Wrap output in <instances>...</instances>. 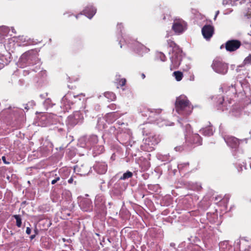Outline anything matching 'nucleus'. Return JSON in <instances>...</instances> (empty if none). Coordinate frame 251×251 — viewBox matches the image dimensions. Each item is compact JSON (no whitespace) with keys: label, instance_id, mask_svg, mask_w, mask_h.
<instances>
[{"label":"nucleus","instance_id":"nucleus-1","mask_svg":"<svg viewBox=\"0 0 251 251\" xmlns=\"http://www.w3.org/2000/svg\"><path fill=\"white\" fill-rule=\"evenodd\" d=\"M177 113L184 116L189 115L192 112L193 107L187 98L183 96L177 97L175 102Z\"/></svg>","mask_w":251,"mask_h":251},{"label":"nucleus","instance_id":"nucleus-2","mask_svg":"<svg viewBox=\"0 0 251 251\" xmlns=\"http://www.w3.org/2000/svg\"><path fill=\"white\" fill-rule=\"evenodd\" d=\"M143 134L148 137L143 139V144L141 146V149L144 151L151 152L154 150V147L160 142L159 135L148 133L145 128H143Z\"/></svg>","mask_w":251,"mask_h":251},{"label":"nucleus","instance_id":"nucleus-3","mask_svg":"<svg viewBox=\"0 0 251 251\" xmlns=\"http://www.w3.org/2000/svg\"><path fill=\"white\" fill-rule=\"evenodd\" d=\"M211 67L216 73L222 75L226 74L228 70L227 64L219 58H216L213 60Z\"/></svg>","mask_w":251,"mask_h":251},{"label":"nucleus","instance_id":"nucleus-4","mask_svg":"<svg viewBox=\"0 0 251 251\" xmlns=\"http://www.w3.org/2000/svg\"><path fill=\"white\" fill-rule=\"evenodd\" d=\"M185 139L188 145L195 144L200 146L202 144V139L197 133H188L185 135Z\"/></svg>","mask_w":251,"mask_h":251},{"label":"nucleus","instance_id":"nucleus-5","mask_svg":"<svg viewBox=\"0 0 251 251\" xmlns=\"http://www.w3.org/2000/svg\"><path fill=\"white\" fill-rule=\"evenodd\" d=\"M83 119V115L79 111H75L73 114L68 116L67 120V124L72 127L80 122Z\"/></svg>","mask_w":251,"mask_h":251},{"label":"nucleus","instance_id":"nucleus-6","mask_svg":"<svg viewBox=\"0 0 251 251\" xmlns=\"http://www.w3.org/2000/svg\"><path fill=\"white\" fill-rule=\"evenodd\" d=\"M187 28V24L182 19L174 20L173 25V30L177 34H180L184 32Z\"/></svg>","mask_w":251,"mask_h":251},{"label":"nucleus","instance_id":"nucleus-7","mask_svg":"<svg viewBox=\"0 0 251 251\" xmlns=\"http://www.w3.org/2000/svg\"><path fill=\"white\" fill-rule=\"evenodd\" d=\"M242 45L241 42L236 39L227 41L225 43V48L227 51L231 52L236 51Z\"/></svg>","mask_w":251,"mask_h":251},{"label":"nucleus","instance_id":"nucleus-8","mask_svg":"<svg viewBox=\"0 0 251 251\" xmlns=\"http://www.w3.org/2000/svg\"><path fill=\"white\" fill-rule=\"evenodd\" d=\"M79 95L80 94L75 95L73 94L72 92H68V93L63 97L62 99V102L64 105V106L66 107V109L67 110L68 109H70L71 106L74 104V103L72 101H71L69 100V99L72 98V97L75 98Z\"/></svg>","mask_w":251,"mask_h":251},{"label":"nucleus","instance_id":"nucleus-9","mask_svg":"<svg viewBox=\"0 0 251 251\" xmlns=\"http://www.w3.org/2000/svg\"><path fill=\"white\" fill-rule=\"evenodd\" d=\"M214 27L210 25L203 26L201 29V32L203 37L206 39H210L214 33Z\"/></svg>","mask_w":251,"mask_h":251},{"label":"nucleus","instance_id":"nucleus-10","mask_svg":"<svg viewBox=\"0 0 251 251\" xmlns=\"http://www.w3.org/2000/svg\"><path fill=\"white\" fill-rule=\"evenodd\" d=\"M94 170L99 174H104L107 170V165L105 162H97L94 166Z\"/></svg>","mask_w":251,"mask_h":251},{"label":"nucleus","instance_id":"nucleus-11","mask_svg":"<svg viewBox=\"0 0 251 251\" xmlns=\"http://www.w3.org/2000/svg\"><path fill=\"white\" fill-rule=\"evenodd\" d=\"M80 206L83 211H87L92 209V202L89 199H86L80 202Z\"/></svg>","mask_w":251,"mask_h":251},{"label":"nucleus","instance_id":"nucleus-12","mask_svg":"<svg viewBox=\"0 0 251 251\" xmlns=\"http://www.w3.org/2000/svg\"><path fill=\"white\" fill-rule=\"evenodd\" d=\"M120 117L119 114L117 112H110L107 113L105 116V118L106 122L108 123H112L117 119H118Z\"/></svg>","mask_w":251,"mask_h":251},{"label":"nucleus","instance_id":"nucleus-13","mask_svg":"<svg viewBox=\"0 0 251 251\" xmlns=\"http://www.w3.org/2000/svg\"><path fill=\"white\" fill-rule=\"evenodd\" d=\"M84 13L87 17L91 19L96 13V9L93 7H87L84 10Z\"/></svg>","mask_w":251,"mask_h":251},{"label":"nucleus","instance_id":"nucleus-14","mask_svg":"<svg viewBox=\"0 0 251 251\" xmlns=\"http://www.w3.org/2000/svg\"><path fill=\"white\" fill-rule=\"evenodd\" d=\"M201 133L204 136H210L213 135V131L211 126H209L201 130Z\"/></svg>","mask_w":251,"mask_h":251},{"label":"nucleus","instance_id":"nucleus-15","mask_svg":"<svg viewBox=\"0 0 251 251\" xmlns=\"http://www.w3.org/2000/svg\"><path fill=\"white\" fill-rule=\"evenodd\" d=\"M227 142L231 143L230 146L232 148H236L239 145V141L238 139L234 137L229 138Z\"/></svg>","mask_w":251,"mask_h":251},{"label":"nucleus","instance_id":"nucleus-16","mask_svg":"<svg viewBox=\"0 0 251 251\" xmlns=\"http://www.w3.org/2000/svg\"><path fill=\"white\" fill-rule=\"evenodd\" d=\"M173 75L177 81H180L183 76V73L180 71L174 72Z\"/></svg>","mask_w":251,"mask_h":251},{"label":"nucleus","instance_id":"nucleus-17","mask_svg":"<svg viewBox=\"0 0 251 251\" xmlns=\"http://www.w3.org/2000/svg\"><path fill=\"white\" fill-rule=\"evenodd\" d=\"M104 95L106 98L110 100H114L116 98L115 94L111 92H105L104 93Z\"/></svg>","mask_w":251,"mask_h":251},{"label":"nucleus","instance_id":"nucleus-18","mask_svg":"<svg viewBox=\"0 0 251 251\" xmlns=\"http://www.w3.org/2000/svg\"><path fill=\"white\" fill-rule=\"evenodd\" d=\"M168 46L172 48L173 50H177L178 49V46L173 40L169 39L167 40Z\"/></svg>","mask_w":251,"mask_h":251},{"label":"nucleus","instance_id":"nucleus-19","mask_svg":"<svg viewBox=\"0 0 251 251\" xmlns=\"http://www.w3.org/2000/svg\"><path fill=\"white\" fill-rule=\"evenodd\" d=\"M251 65V54H250L244 60L242 66H249Z\"/></svg>","mask_w":251,"mask_h":251},{"label":"nucleus","instance_id":"nucleus-20","mask_svg":"<svg viewBox=\"0 0 251 251\" xmlns=\"http://www.w3.org/2000/svg\"><path fill=\"white\" fill-rule=\"evenodd\" d=\"M16 220V226L18 227H20L22 226V219L20 215H14L13 216Z\"/></svg>","mask_w":251,"mask_h":251},{"label":"nucleus","instance_id":"nucleus-21","mask_svg":"<svg viewBox=\"0 0 251 251\" xmlns=\"http://www.w3.org/2000/svg\"><path fill=\"white\" fill-rule=\"evenodd\" d=\"M133 176V174L132 172L129 171H127L126 173H124L122 176L121 177L120 179L121 180H125L128 178L131 177Z\"/></svg>","mask_w":251,"mask_h":251},{"label":"nucleus","instance_id":"nucleus-22","mask_svg":"<svg viewBox=\"0 0 251 251\" xmlns=\"http://www.w3.org/2000/svg\"><path fill=\"white\" fill-rule=\"evenodd\" d=\"M89 141L92 145L96 144L98 142V137L97 135H92L90 137Z\"/></svg>","mask_w":251,"mask_h":251},{"label":"nucleus","instance_id":"nucleus-23","mask_svg":"<svg viewBox=\"0 0 251 251\" xmlns=\"http://www.w3.org/2000/svg\"><path fill=\"white\" fill-rule=\"evenodd\" d=\"M248 11L245 13V16L247 18H250L251 17V2L248 3Z\"/></svg>","mask_w":251,"mask_h":251},{"label":"nucleus","instance_id":"nucleus-24","mask_svg":"<svg viewBox=\"0 0 251 251\" xmlns=\"http://www.w3.org/2000/svg\"><path fill=\"white\" fill-rule=\"evenodd\" d=\"M224 98L223 97H220L218 99L217 106H218L219 109H221L223 110L222 109V104L224 103Z\"/></svg>","mask_w":251,"mask_h":251},{"label":"nucleus","instance_id":"nucleus-25","mask_svg":"<svg viewBox=\"0 0 251 251\" xmlns=\"http://www.w3.org/2000/svg\"><path fill=\"white\" fill-rule=\"evenodd\" d=\"M172 62L174 65V67L176 68L180 65V60L178 58L176 59H174L173 57H172Z\"/></svg>","mask_w":251,"mask_h":251},{"label":"nucleus","instance_id":"nucleus-26","mask_svg":"<svg viewBox=\"0 0 251 251\" xmlns=\"http://www.w3.org/2000/svg\"><path fill=\"white\" fill-rule=\"evenodd\" d=\"M149 111H150V112L151 113H154L156 114H159L161 113L162 112V109H160V108H158V109H148Z\"/></svg>","mask_w":251,"mask_h":251},{"label":"nucleus","instance_id":"nucleus-27","mask_svg":"<svg viewBox=\"0 0 251 251\" xmlns=\"http://www.w3.org/2000/svg\"><path fill=\"white\" fill-rule=\"evenodd\" d=\"M118 85L120 86H124L125 85L126 80L125 78H121L117 80Z\"/></svg>","mask_w":251,"mask_h":251},{"label":"nucleus","instance_id":"nucleus-28","mask_svg":"<svg viewBox=\"0 0 251 251\" xmlns=\"http://www.w3.org/2000/svg\"><path fill=\"white\" fill-rule=\"evenodd\" d=\"M159 57L161 61H165L166 60V56L162 53L160 52L159 53Z\"/></svg>","mask_w":251,"mask_h":251},{"label":"nucleus","instance_id":"nucleus-29","mask_svg":"<svg viewBox=\"0 0 251 251\" xmlns=\"http://www.w3.org/2000/svg\"><path fill=\"white\" fill-rule=\"evenodd\" d=\"M60 180V177L59 176H57L54 179L52 180L51 181V184H55L58 181H59Z\"/></svg>","mask_w":251,"mask_h":251},{"label":"nucleus","instance_id":"nucleus-30","mask_svg":"<svg viewBox=\"0 0 251 251\" xmlns=\"http://www.w3.org/2000/svg\"><path fill=\"white\" fill-rule=\"evenodd\" d=\"M237 168L238 169V172H240L242 171V165L240 164H237Z\"/></svg>","mask_w":251,"mask_h":251},{"label":"nucleus","instance_id":"nucleus-31","mask_svg":"<svg viewBox=\"0 0 251 251\" xmlns=\"http://www.w3.org/2000/svg\"><path fill=\"white\" fill-rule=\"evenodd\" d=\"M2 160L3 162V163L5 164H9V162H7L6 160V157L4 156H3L2 157Z\"/></svg>","mask_w":251,"mask_h":251},{"label":"nucleus","instance_id":"nucleus-32","mask_svg":"<svg viewBox=\"0 0 251 251\" xmlns=\"http://www.w3.org/2000/svg\"><path fill=\"white\" fill-rule=\"evenodd\" d=\"M31 230L30 227H27L26 229V233L27 234H30L31 233Z\"/></svg>","mask_w":251,"mask_h":251},{"label":"nucleus","instance_id":"nucleus-33","mask_svg":"<svg viewBox=\"0 0 251 251\" xmlns=\"http://www.w3.org/2000/svg\"><path fill=\"white\" fill-rule=\"evenodd\" d=\"M73 181H74L73 177H71L68 179V182L69 183L71 184L73 182Z\"/></svg>","mask_w":251,"mask_h":251},{"label":"nucleus","instance_id":"nucleus-34","mask_svg":"<svg viewBox=\"0 0 251 251\" xmlns=\"http://www.w3.org/2000/svg\"><path fill=\"white\" fill-rule=\"evenodd\" d=\"M109 107L111 108V109H114L115 108V107H116V105L115 104H111Z\"/></svg>","mask_w":251,"mask_h":251},{"label":"nucleus","instance_id":"nucleus-35","mask_svg":"<svg viewBox=\"0 0 251 251\" xmlns=\"http://www.w3.org/2000/svg\"><path fill=\"white\" fill-rule=\"evenodd\" d=\"M196 189H197V191H200L202 189V187H201V185H197Z\"/></svg>","mask_w":251,"mask_h":251},{"label":"nucleus","instance_id":"nucleus-36","mask_svg":"<svg viewBox=\"0 0 251 251\" xmlns=\"http://www.w3.org/2000/svg\"><path fill=\"white\" fill-rule=\"evenodd\" d=\"M4 66V64L3 62H0V70Z\"/></svg>","mask_w":251,"mask_h":251},{"label":"nucleus","instance_id":"nucleus-37","mask_svg":"<svg viewBox=\"0 0 251 251\" xmlns=\"http://www.w3.org/2000/svg\"><path fill=\"white\" fill-rule=\"evenodd\" d=\"M141 77L142 79H144L146 77L145 75L143 73L141 74Z\"/></svg>","mask_w":251,"mask_h":251},{"label":"nucleus","instance_id":"nucleus-38","mask_svg":"<svg viewBox=\"0 0 251 251\" xmlns=\"http://www.w3.org/2000/svg\"><path fill=\"white\" fill-rule=\"evenodd\" d=\"M35 235H32L30 236V239H34V238H35Z\"/></svg>","mask_w":251,"mask_h":251},{"label":"nucleus","instance_id":"nucleus-39","mask_svg":"<svg viewBox=\"0 0 251 251\" xmlns=\"http://www.w3.org/2000/svg\"><path fill=\"white\" fill-rule=\"evenodd\" d=\"M4 58V56L3 55H1L0 56V60H3V59Z\"/></svg>","mask_w":251,"mask_h":251},{"label":"nucleus","instance_id":"nucleus-40","mask_svg":"<svg viewBox=\"0 0 251 251\" xmlns=\"http://www.w3.org/2000/svg\"><path fill=\"white\" fill-rule=\"evenodd\" d=\"M139 46H142L141 44L139 43L138 42L137 43Z\"/></svg>","mask_w":251,"mask_h":251},{"label":"nucleus","instance_id":"nucleus-41","mask_svg":"<svg viewBox=\"0 0 251 251\" xmlns=\"http://www.w3.org/2000/svg\"><path fill=\"white\" fill-rule=\"evenodd\" d=\"M224 45H223L221 47V48L222 49V47Z\"/></svg>","mask_w":251,"mask_h":251}]
</instances>
